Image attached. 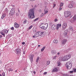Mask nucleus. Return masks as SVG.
I'll return each instance as SVG.
<instances>
[{
	"mask_svg": "<svg viewBox=\"0 0 76 76\" xmlns=\"http://www.w3.org/2000/svg\"><path fill=\"white\" fill-rule=\"evenodd\" d=\"M33 32H34V33H35L36 32V30H35V29H34L33 30Z\"/></svg>",
	"mask_w": 76,
	"mask_h": 76,
	"instance_id": "44",
	"label": "nucleus"
},
{
	"mask_svg": "<svg viewBox=\"0 0 76 76\" xmlns=\"http://www.w3.org/2000/svg\"><path fill=\"white\" fill-rule=\"evenodd\" d=\"M47 73V72H45L44 73V75H46Z\"/></svg>",
	"mask_w": 76,
	"mask_h": 76,
	"instance_id": "48",
	"label": "nucleus"
},
{
	"mask_svg": "<svg viewBox=\"0 0 76 76\" xmlns=\"http://www.w3.org/2000/svg\"><path fill=\"white\" fill-rule=\"evenodd\" d=\"M59 10H62V8H61V7H59Z\"/></svg>",
	"mask_w": 76,
	"mask_h": 76,
	"instance_id": "43",
	"label": "nucleus"
},
{
	"mask_svg": "<svg viewBox=\"0 0 76 76\" xmlns=\"http://www.w3.org/2000/svg\"><path fill=\"white\" fill-rule=\"evenodd\" d=\"M65 66L68 70H70L72 67V64L70 62H68L66 63Z\"/></svg>",
	"mask_w": 76,
	"mask_h": 76,
	"instance_id": "4",
	"label": "nucleus"
},
{
	"mask_svg": "<svg viewBox=\"0 0 76 76\" xmlns=\"http://www.w3.org/2000/svg\"><path fill=\"white\" fill-rule=\"evenodd\" d=\"M52 29V30H55L56 29V25H53L51 26Z\"/></svg>",
	"mask_w": 76,
	"mask_h": 76,
	"instance_id": "15",
	"label": "nucleus"
},
{
	"mask_svg": "<svg viewBox=\"0 0 76 76\" xmlns=\"http://www.w3.org/2000/svg\"><path fill=\"white\" fill-rule=\"evenodd\" d=\"M50 63V61H48L47 63V65H49Z\"/></svg>",
	"mask_w": 76,
	"mask_h": 76,
	"instance_id": "38",
	"label": "nucleus"
},
{
	"mask_svg": "<svg viewBox=\"0 0 76 76\" xmlns=\"http://www.w3.org/2000/svg\"><path fill=\"white\" fill-rule=\"evenodd\" d=\"M28 16L30 19H33L35 18L34 15V9H32L29 10L28 12Z\"/></svg>",
	"mask_w": 76,
	"mask_h": 76,
	"instance_id": "2",
	"label": "nucleus"
},
{
	"mask_svg": "<svg viewBox=\"0 0 76 76\" xmlns=\"http://www.w3.org/2000/svg\"><path fill=\"white\" fill-rule=\"evenodd\" d=\"M33 38H35V34H34V36H33Z\"/></svg>",
	"mask_w": 76,
	"mask_h": 76,
	"instance_id": "53",
	"label": "nucleus"
},
{
	"mask_svg": "<svg viewBox=\"0 0 76 76\" xmlns=\"http://www.w3.org/2000/svg\"><path fill=\"white\" fill-rule=\"evenodd\" d=\"M67 32H68V31L67 30H66L65 31L64 33V35L65 36H66L67 35Z\"/></svg>",
	"mask_w": 76,
	"mask_h": 76,
	"instance_id": "21",
	"label": "nucleus"
},
{
	"mask_svg": "<svg viewBox=\"0 0 76 76\" xmlns=\"http://www.w3.org/2000/svg\"><path fill=\"white\" fill-rule=\"evenodd\" d=\"M25 44V43L24 42H23L22 43V44H23V45H24Z\"/></svg>",
	"mask_w": 76,
	"mask_h": 76,
	"instance_id": "47",
	"label": "nucleus"
},
{
	"mask_svg": "<svg viewBox=\"0 0 76 76\" xmlns=\"http://www.w3.org/2000/svg\"><path fill=\"white\" fill-rule=\"evenodd\" d=\"M11 30H14V27H12L11 28Z\"/></svg>",
	"mask_w": 76,
	"mask_h": 76,
	"instance_id": "40",
	"label": "nucleus"
},
{
	"mask_svg": "<svg viewBox=\"0 0 76 76\" xmlns=\"http://www.w3.org/2000/svg\"><path fill=\"white\" fill-rule=\"evenodd\" d=\"M44 13V15H46L47 13H48V11L47 10H46L45 11Z\"/></svg>",
	"mask_w": 76,
	"mask_h": 76,
	"instance_id": "36",
	"label": "nucleus"
},
{
	"mask_svg": "<svg viewBox=\"0 0 76 76\" xmlns=\"http://www.w3.org/2000/svg\"><path fill=\"white\" fill-rule=\"evenodd\" d=\"M73 18V20L72 21V22L71 21V22H72V23H73L75 20H76V15H74Z\"/></svg>",
	"mask_w": 76,
	"mask_h": 76,
	"instance_id": "18",
	"label": "nucleus"
},
{
	"mask_svg": "<svg viewBox=\"0 0 76 76\" xmlns=\"http://www.w3.org/2000/svg\"><path fill=\"white\" fill-rule=\"evenodd\" d=\"M48 26V23H46L45 24L41 23L39 26V27L42 29L45 30L46 29Z\"/></svg>",
	"mask_w": 76,
	"mask_h": 76,
	"instance_id": "3",
	"label": "nucleus"
},
{
	"mask_svg": "<svg viewBox=\"0 0 76 76\" xmlns=\"http://www.w3.org/2000/svg\"><path fill=\"white\" fill-rule=\"evenodd\" d=\"M39 57H38L37 58V60H36V62H38V60H39Z\"/></svg>",
	"mask_w": 76,
	"mask_h": 76,
	"instance_id": "31",
	"label": "nucleus"
},
{
	"mask_svg": "<svg viewBox=\"0 0 76 76\" xmlns=\"http://www.w3.org/2000/svg\"><path fill=\"white\" fill-rule=\"evenodd\" d=\"M75 4V2L73 0L71 1L70 4L69 5L68 7L69 8H72L73 7V5Z\"/></svg>",
	"mask_w": 76,
	"mask_h": 76,
	"instance_id": "8",
	"label": "nucleus"
},
{
	"mask_svg": "<svg viewBox=\"0 0 76 76\" xmlns=\"http://www.w3.org/2000/svg\"><path fill=\"white\" fill-rule=\"evenodd\" d=\"M16 53L17 52H19V51H21V50H20V49L19 48H17L16 49Z\"/></svg>",
	"mask_w": 76,
	"mask_h": 76,
	"instance_id": "24",
	"label": "nucleus"
},
{
	"mask_svg": "<svg viewBox=\"0 0 76 76\" xmlns=\"http://www.w3.org/2000/svg\"><path fill=\"white\" fill-rule=\"evenodd\" d=\"M57 19H55V22H57Z\"/></svg>",
	"mask_w": 76,
	"mask_h": 76,
	"instance_id": "50",
	"label": "nucleus"
},
{
	"mask_svg": "<svg viewBox=\"0 0 76 76\" xmlns=\"http://www.w3.org/2000/svg\"><path fill=\"white\" fill-rule=\"evenodd\" d=\"M41 72H42V70H41V71H40V73H41Z\"/></svg>",
	"mask_w": 76,
	"mask_h": 76,
	"instance_id": "64",
	"label": "nucleus"
},
{
	"mask_svg": "<svg viewBox=\"0 0 76 76\" xmlns=\"http://www.w3.org/2000/svg\"><path fill=\"white\" fill-rule=\"evenodd\" d=\"M63 76H73V75H69L68 74H64L63 75Z\"/></svg>",
	"mask_w": 76,
	"mask_h": 76,
	"instance_id": "23",
	"label": "nucleus"
},
{
	"mask_svg": "<svg viewBox=\"0 0 76 76\" xmlns=\"http://www.w3.org/2000/svg\"><path fill=\"white\" fill-rule=\"evenodd\" d=\"M38 47H40V45H38Z\"/></svg>",
	"mask_w": 76,
	"mask_h": 76,
	"instance_id": "62",
	"label": "nucleus"
},
{
	"mask_svg": "<svg viewBox=\"0 0 76 76\" xmlns=\"http://www.w3.org/2000/svg\"><path fill=\"white\" fill-rule=\"evenodd\" d=\"M73 72H74V73H76V68H74L73 69Z\"/></svg>",
	"mask_w": 76,
	"mask_h": 76,
	"instance_id": "33",
	"label": "nucleus"
},
{
	"mask_svg": "<svg viewBox=\"0 0 76 76\" xmlns=\"http://www.w3.org/2000/svg\"><path fill=\"white\" fill-rule=\"evenodd\" d=\"M58 63V66H60V64H61V63L60 62H58L57 63Z\"/></svg>",
	"mask_w": 76,
	"mask_h": 76,
	"instance_id": "29",
	"label": "nucleus"
},
{
	"mask_svg": "<svg viewBox=\"0 0 76 76\" xmlns=\"http://www.w3.org/2000/svg\"><path fill=\"white\" fill-rule=\"evenodd\" d=\"M14 26L16 28H18L19 27V25L18 24L16 23H14Z\"/></svg>",
	"mask_w": 76,
	"mask_h": 76,
	"instance_id": "13",
	"label": "nucleus"
},
{
	"mask_svg": "<svg viewBox=\"0 0 76 76\" xmlns=\"http://www.w3.org/2000/svg\"><path fill=\"white\" fill-rule=\"evenodd\" d=\"M73 72H74L73 71H69V73H73Z\"/></svg>",
	"mask_w": 76,
	"mask_h": 76,
	"instance_id": "41",
	"label": "nucleus"
},
{
	"mask_svg": "<svg viewBox=\"0 0 76 76\" xmlns=\"http://www.w3.org/2000/svg\"><path fill=\"white\" fill-rule=\"evenodd\" d=\"M23 54H25V51H23Z\"/></svg>",
	"mask_w": 76,
	"mask_h": 76,
	"instance_id": "51",
	"label": "nucleus"
},
{
	"mask_svg": "<svg viewBox=\"0 0 76 76\" xmlns=\"http://www.w3.org/2000/svg\"><path fill=\"white\" fill-rule=\"evenodd\" d=\"M16 15L17 16H19V13H16Z\"/></svg>",
	"mask_w": 76,
	"mask_h": 76,
	"instance_id": "45",
	"label": "nucleus"
},
{
	"mask_svg": "<svg viewBox=\"0 0 76 76\" xmlns=\"http://www.w3.org/2000/svg\"><path fill=\"white\" fill-rule=\"evenodd\" d=\"M16 54H17V55H18V56H20V54H21V53L20 51H19V52H16Z\"/></svg>",
	"mask_w": 76,
	"mask_h": 76,
	"instance_id": "22",
	"label": "nucleus"
},
{
	"mask_svg": "<svg viewBox=\"0 0 76 76\" xmlns=\"http://www.w3.org/2000/svg\"><path fill=\"white\" fill-rule=\"evenodd\" d=\"M44 16V14L43 13H42L41 14V17H42V16Z\"/></svg>",
	"mask_w": 76,
	"mask_h": 76,
	"instance_id": "42",
	"label": "nucleus"
},
{
	"mask_svg": "<svg viewBox=\"0 0 76 76\" xmlns=\"http://www.w3.org/2000/svg\"><path fill=\"white\" fill-rule=\"evenodd\" d=\"M64 14L66 18L69 17V18H71L72 17V16L71 15V12H64Z\"/></svg>",
	"mask_w": 76,
	"mask_h": 76,
	"instance_id": "6",
	"label": "nucleus"
},
{
	"mask_svg": "<svg viewBox=\"0 0 76 76\" xmlns=\"http://www.w3.org/2000/svg\"><path fill=\"white\" fill-rule=\"evenodd\" d=\"M56 57H57V56L56 55L54 56V57H53V60H56Z\"/></svg>",
	"mask_w": 76,
	"mask_h": 76,
	"instance_id": "34",
	"label": "nucleus"
},
{
	"mask_svg": "<svg viewBox=\"0 0 76 76\" xmlns=\"http://www.w3.org/2000/svg\"><path fill=\"white\" fill-rule=\"evenodd\" d=\"M63 4H64L63 3H61L60 4V7H62V6H63Z\"/></svg>",
	"mask_w": 76,
	"mask_h": 76,
	"instance_id": "35",
	"label": "nucleus"
},
{
	"mask_svg": "<svg viewBox=\"0 0 76 76\" xmlns=\"http://www.w3.org/2000/svg\"><path fill=\"white\" fill-rule=\"evenodd\" d=\"M18 12H19V13H20V11H19V10H18Z\"/></svg>",
	"mask_w": 76,
	"mask_h": 76,
	"instance_id": "58",
	"label": "nucleus"
},
{
	"mask_svg": "<svg viewBox=\"0 0 76 76\" xmlns=\"http://www.w3.org/2000/svg\"><path fill=\"white\" fill-rule=\"evenodd\" d=\"M41 11H42L41 10H39V12H41Z\"/></svg>",
	"mask_w": 76,
	"mask_h": 76,
	"instance_id": "57",
	"label": "nucleus"
},
{
	"mask_svg": "<svg viewBox=\"0 0 76 76\" xmlns=\"http://www.w3.org/2000/svg\"><path fill=\"white\" fill-rule=\"evenodd\" d=\"M67 39H64L62 41V44H63V45H65V44H66V42H67Z\"/></svg>",
	"mask_w": 76,
	"mask_h": 76,
	"instance_id": "14",
	"label": "nucleus"
},
{
	"mask_svg": "<svg viewBox=\"0 0 76 76\" xmlns=\"http://www.w3.org/2000/svg\"><path fill=\"white\" fill-rule=\"evenodd\" d=\"M30 0V1H35V0Z\"/></svg>",
	"mask_w": 76,
	"mask_h": 76,
	"instance_id": "59",
	"label": "nucleus"
},
{
	"mask_svg": "<svg viewBox=\"0 0 76 76\" xmlns=\"http://www.w3.org/2000/svg\"><path fill=\"white\" fill-rule=\"evenodd\" d=\"M61 26V24H57L56 27V30H58V29H59V28H60Z\"/></svg>",
	"mask_w": 76,
	"mask_h": 76,
	"instance_id": "12",
	"label": "nucleus"
},
{
	"mask_svg": "<svg viewBox=\"0 0 76 76\" xmlns=\"http://www.w3.org/2000/svg\"><path fill=\"white\" fill-rule=\"evenodd\" d=\"M0 76H5V73L4 72L2 73V75H1L0 74Z\"/></svg>",
	"mask_w": 76,
	"mask_h": 76,
	"instance_id": "28",
	"label": "nucleus"
},
{
	"mask_svg": "<svg viewBox=\"0 0 76 76\" xmlns=\"http://www.w3.org/2000/svg\"><path fill=\"white\" fill-rule=\"evenodd\" d=\"M56 51L55 50H52L51 51V53L52 54H56Z\"/></svg>",
	"mask_w": 76,
	"mask_h": 76,
	"instance_id": "17",
	"label": "nucleus"
},
{
	"mask_svg": "<svg viewBox=\"0 0 76 76\" xmlns=\"http://www.w3.org/2000/svg\"><path fill=\"white\" fill-rule=\"evenodd\" d=\"M1 63H2V61L0 60V64H1Z\"/></svg>",
	"mask_w": 76,
	"mask_h": 76,
	"instance_id": "56",
	"label": "nucleus"
},
{
	"mask_svg": "<svg viewBox=\"0 0 76 76\" xmlns=\"http://www.w3.org/2000/svg\"><path fill=\"white\" fill-rule=\"evenodd\" d=\"M9 30L8 29H4L2 30V31L1 32V34L4 37H5V34H8V32H9Z\"/></svg>",
	"mask_w": 76,
	"mask_h": 76,
	"instance_id": "5",
	"label": "nucleus"
},
{
	"mask_svg": "<svg viewBox=\"0 0 76 76\" xmlns=\"http://www.w3.org/2000/svg\"><path fill=\"white\" fill-rule=\"evenodd\" d=\"M55 6H56V4H54L53 6V8H54V7H55Z\"/></svg>",
	"mask_w": 76,
	"mask_h": 76,
	"instance_id": "54",
	"label": "nucleus"
},
{
	"mask_svg": "<svg viewBox=\"0 0 76 76\" xmlns=\"http://www.w3.org/2000/svg\"><path fill=\"white\" fill-rule=\"evenodd\" d=\"M44 11L45 12L46 11H45V9H44Z\"/></svg>",
	"mask_w": 76,
	"mask_h": 76,
	"instance_id": "60",
	"label": "nucleus"
},
{
	"mask_svg": "<svg viewBox=\"0 0 76 76\" xmlns=\"http://www.w3.org/2000/svg\"><path fill=\"white\" fill-rule=\"evenodd\" d=\"M33 73L34 75H35L36 74V72L35 71L33 72Z\"/></svg>",
	"mask_w": 76,
	"mask_h": 76,
	"instance_id": "49",
	"label": "nucleus"
},
{
	"mask_svg": "<svg viewBox=\"0 0 76 76\" xmlns=\"http://www.w3.org/2000/svg\"><path fill=\"white\" fill-rule=\"evenodd\" d=\"M5 13H6L7 12H8V10L7 9V8H5Z\"/></svg>",
	"mask_w": 76,
	"mask_h": 76,
	"instance_id": "30",
	"label": "nucleus"
},
{
	"mask_svg": "<svg viewBox=\"0 0 76 76\" xmlns=\"http://www.w3.org/2000/svg\"><path fill=\"white\" fill-rule=\"evenodd\" d=\"M32 26H30L28 28V29H31L32 28Z\"/></svg>",
	"mask_w": 76,
	"mask_h": 76,
	"instance_id": "37",
	"label": "nucleus"
},
{
	"mask_svg": "<svg viewBox=\"0 0 76 76\" xmlns=\"http://www.w3.org/2000/svg\"><path fill=\"white\" fill-rule=\"evenodd\" d=\"M45 49V47H43L41 49V51H43Z\"/></svg>",
	"mask_w": 76,
	"mask_h": 76,
	"instance_id": "26",
	"label": "nucleus"
},
{
	"mask_svg": "<svg viewBox=\"0 0 76 76\" xmlns=\"http://www.w3.org/2000/svg\"><path fill=\"white\" fill-rule=\"evenodd\" d=\"M53 42L55 44H57L58 43V40L57 39H55L54 40Z\"/></svg>",
	"mask_w": 76,
	"mask_h": 76,
	"instance_id": "20",
	"label": "nucleus"
},
{
	"mask_svg": "<svg viewBox=\"0 0 76 76\" xmlns=\"http://www.w3.org/2000/svg\"><path fill=\"white\" fill-rule=\"evenodd\" d=\"M27 20H24L23 23H24V24H26V23H27Z\"/></svg>",
	"mask_w": 76,
	"mask_h": 76,
	"instance_id": "27",
	"label": "nucleus"
},
{
	"mask_svg": "<svg viewBox=\"0 0 76 76\" xmlns=\"http://www.w3.org/2000/svg\"><path fill=\"white\" fill-rule=\"evenodd\" d=\"M67 24L66 23H64L63 26H62V28L64 29H65L67 28Z\"/></svg>",
	"mask_w": 76,
	"mask_h": 76,
	"instance_id": "11",
	"label": "nucleus"
},
{
	"mask_svg": "<svg viewBox=\"0 0 76 76\" xmlns=\"http://www.w3.org/2000/svg\"><path fill=\"white\" fill-rule=\"evenodd\" d=\"M44 34V32H37L35 34V37H38L39 36H41V35H42Z\"/></svg>",
	"mask_w": 76,
	"mask_h": 76,
	"instance_id": "7",
	"label": "nucleus"
},
{
	"mask_svg": "<svg viewBox=\"0 0 76 76\" xmlns=\"http://www.w3.org/2000/svg\"><path fill=\"white\" fill-rule=\"evenodd\" d=\"M60 52H58L57 53V55H60Z\"/></svg>",
	"mask_w": 76,
	"mask_h": 76,
	"instance_id": "46",
	"label": "nucleus"
},
{
	"mask_svg": "<svg viewBox=\"0 0 76 76\" xmlns=\"http://www.w3.org/2000/svg\"><path fill=\"white\" fill-rule=\"evenodd\" d=\"M15 72H17V70H16L15 71Z\"/></svg>",
	"mask_w": 76,
	"mask_h": 76,
	"instance_id": "63",
	"label": "nucleus"
},
{
	"mask_svg": "<svg viewBox=\"0 0 76 76\" xmlns=\"http://www.w3.org/2000/svg\"><path fill=\"white\" fill-rule=\"evenodd\" d=\"M8 70L9 72H12L13 71V69L12 68H10Z\"/></svg>",
	"mask_w": 76,
	"mask_h": 76,
	"instance_id": "32",
	"label": "nucleus"
},
{
	"mask_svg": "<svg viewBox=\"0 0 76 76\" xmlns=\"http://www.w3.org/2000/svg\"><path fill=\"white\" fill-rule=\"evenodd\" d=\"M6 15L5 14H2V16L1 17V19H4L5 17H6Z\"/></svg>",
	"mask_w": 76,
	"mask_h": 76,
	"instance_id": "19",
	"label": "nucleus"
},
{
	"mask_svg": "<svg viewBox=\"0 0 76 76\" xmlns=\"http://www.w3.org/2000/svg\"><path fill=\"white\" fill-rule=\"evenodd\" d=\"M34 55L33 54L30 56V60L31 63L33 62V58H34Z\"/></svg>",
	"mask_w": 76,
	"mask_h": 76,
	"instance_id": "10",
	"label": "nucleus"
},
{
	"mask_svg": "<svg viewBox=\"0 0 76 76\" xmlns=\"http://www.w3.org/2000/svg\"><path fill=\"white\" fill-rule=\"evenodd\" d=\"M2 38V36L1 35H0V38Z\"/></svg>",
	"mask_w": 76,
	"mask_h": 76,
	"instance_id": "52",
	"label": "nucleus"
},
{
	"mask_svg": "<svg viewBox=\"0 0 76 76\" xmlns=\"http://www.w3.org/2000/svg\"><path fill=\"white\" fill-rule=\"evenodd\" d=\"M39 19V18H37L34 20V21L35 22V21H36V20H38Z\"/></svg>",
	"mask_w": 76,
	"mask_h": 76,
	"instance_id": "39",
	"label": "nucleus"
},
{
	"mask_svg": "<svg viewBox=\"0 0 76 76\" xmlns=\"http://www.w3.org/2000/svg\"><path fill=\"white\" fill-rule=\"evenodd\" d=\"M5 3V2H4V1H3V3Z\"/></svg>",
	"mask_w": 76,
	"mask_h": 76,
	"instance_id": "61",
	"label": "nucleus"
},
{
	"mask_svg": "<svg viewBox=\"0 0 76 76\" xmlns=\"http://www.w3.org/2000/svg\"><path fill=\"white\" fill-rule=\"evenodd\" d=\"M52 25V23H50V26H51V25Z\"/></svg>",
	"mask_w": 76,
	"mask_h": 76,
	"instance_id": "55",
	"label": "nucleus"
},
{
	"mask_svg": "<svg viewBox=\"0 0 76 76\" xmlns=\"http://www.w3.org/2000/svg\"><path fill=\"white\" fill-rule=\"evenodd\" d=\"M58 72V69L56 68H55L52 71V72Z\"/></svg>",
	"mask_w": 76,
	"mask_h": 76,
	"instance_id": "16",
	"label": "nucleus"
},
{
	"mask_svg": "<svg viewBox=\"0 0 76 76\" xmlns=\"http://www.w3.org/2000/svg\"><path fill=\"white\" fill-rule=\"evenodd\" d=\"M15 12V9H12L11 11H10V15L12 16V15H14V13Z\"/></svg>",
	"mask_w": 76,
	"mask_h": 76,
	"instance_id": "9",
	"label": "nucleus"
},
{
	"mask_svg": "<svg viewBox=\"0 0 76 76\" xmlns=\"http://www.w3.org/2000/svg\"><path fill=\"white\" fill-rule=\"evenodd\" d=\"M70 57H71V55L69 54L63 57H60L59 60L60 61H67V60H68L70 58Z\"/></svg>",
	"mask_w": 76,
	"mask_h": 76,
	"instance_id": "1",
	"label": "nucleus"
},
{
	"mask_svg": "<svg viewBox=\"0 0 76 76\" xmlns=\"http://www.w3.org/2000/svg\"><path fill=\"white\" fill-rule=\"evenodd\" d=\"M69 30L70 31H73V28H72V26H70L69 27Z\"/></svg>",
	"mask_w": 76,
	"mask_h": 76,
	"instance_id": "25",
	"label": "nucleus"
}]
</instances>
